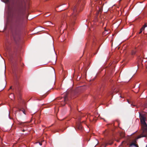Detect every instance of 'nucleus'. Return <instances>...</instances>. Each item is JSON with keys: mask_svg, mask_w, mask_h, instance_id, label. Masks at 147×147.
Returning <instances> with one entry per match:
<instances>
[{"mask_svg": "<svg viewBox=\"0 0 147 147\" xmlns=\"http://www.w3.org/2000/svg\"><path fill=\"white\" fill-rule=\"evenodd\" d=\"M63 100H64V102H63V103H61V104L62 106H64L65 104V102L67 100V97L66 96H65L64 97V98H63Z\"/></svg>", "mask_w": 147, "mask_h": 147, "instance_id": "obj_6", "label": "nucleus"}, {"mask_svg": "<svg viewBox=\"0 0 147 147\" xmlns=\"http://www.w3.org/2000/svg\"><path fill=\"white\" fill-rule=\"evenodd\" d=\"M53 49L54 50V46H53Z\"/></svg>", "mask_w": 147, "mask_h": 147, "instance_id": "obj_17", "label": "nucleus"}, {"mask_svg": "<svg viewBox=\"0 0 147 147\" xmlns=\"http://www.w3.org/2000/svg\"><path fill=\"white\" fill-rule=\"evenodd\" d=\"M142 129L143 130L142 133L140 135L138 136L137 137L136 140L142 137H147V129L144 128H142Z\"/></svg>", "mask_w": 147, "mask_h": 147, "instance_id": "obj_2", "label": "nucleus"}, {"mask_svg": "<svg viewBox=\"0 0 147 147\" xmlns=\"http://www.w3.org/2000/svg\"><path fill=\"white\" fill-rule=\"evenodd\" d=\"M40 145H42V144H40Z\"/></svg>", "mask_w": 147, "mask_h": 147, "instance_id": "obj_15", "label": "nucleus"}, {"mask_svg": "<svg viewBox=\"0 0 147 147\" xmlns=\"http://www.w3.org/2000/svg\"><path fill=\"white\" fill-rule=\"evenodd\" d=\"M49 26H51V24H52V23L51 22H49Z\"/></svg>", "mask_w": 147, "mask_h": 147, "instance_id": "obj_12", "label": "nucleus"}, {"mask_svg": "<svg viewBox=\"0 0 147 147\" xmlns=\"http://www.w3.org/2000/svg\"><path fill=\"white\" fill-rule=\"evenodd\" d=\"M140 117L142 128L147 129V125L146 122V116L140 113Z\"/></svg>", "mask_w": 147, "mask_h": 147, "instance_id": "obj_1", "label": "nucleus"}, {"mask_svg": "<svg viewBox=\"0 0 147 147\" xmlns=\"http://www.w3.org/2000/svg\"><path fill=\"white\" fill-rule=\"evenodd\" d=\"M144 30V33L145 34H147V27L144 25L140 29V31L139 32L140 34L142 33V31Z\"/></svg>", "mask_w": 147, "mask_h": 147, "instance_id": "obj_3", "label": "nucleus"}, {"mask_svg": "<svg viewBox=\"0 0 147 147\" xmlns=\"http://www.w3.org/2000/svg\"><path fill=\"white\" fill-rule=\"evenodd\" d=\"M146 84L147 85V81H146Z\"/></svg>", "mask_w": 147, "mask_h": 147, "instance_id": "obj_14", "label": "nucleus"}, {"mask_svg": "<svg viewBox=\"0 0 147 147\" xmlns=\"http://www.w3.org/2000/svg\"><path fill=\"white\" fill-rule=\"evenodd\" d=\"M136 53V51L135 50H133L131 52V54L132 55H134Z\"/></svg>", "mask_w": 147, "mask_h": 147, "instance_id": "obj_10", "label": "nucleus"}, {"mask_svg": "<svg viewBox=\"0 0 147 147\" xmlns=\"http://www.w3.org/2000/svg\"><path fill=\"white\" fill-rule=\"evenodd\" d=\"M52 88V86H51V87L50 88Z\"/></svg>", "mask_w": 147, "mask_h": 147, "instance_id": "obj_16", "label": "nucleus"}, {"mask_svg": "<svg viewBox=\"0 0 147 147\" xmlns=\"http://www.w3.org/2000/svg\"><path fill=\"white\" fill-rule=\"evenodd\" d=\"M20 111H22V112H23V113L24 114H25V110L24 109H20Z\"/></svg>", "mask_w": 147, "mask_h": 147, "instance_id": "obj_11", "label": "nucleus"}, {"mask_svg": "<svg viewBox=\"0 0 147 147\" xmlns=\"http://www.w3.org/2000/svg\"><path fill=\"white\" fill-rule=\"evenodd\" d=\"M136 142L135 140L133 141L129 145L130 147H138V145L136 144Z\"/></svg>", "mask_w": 147, "mask_h": 147, "instance_id": "obj_4", "label": "nucleus"}, {"mask_svg": "<svg viewBox=\"0 0 147 147\" xmlns=\"http://www.w3.org/2000/svg\"><path fill=\"white\" fill-rule=\"evenodd\" d=\"M50 14H49L47 16H50Z\"/></svg>", "mask_w": 147, "mask_h": 147, "instance_id": "obj_13", "label": "nucleus"}, {"mask_svg": "<svg viewBox=\"0 0 147 147\" xmlns=\"http://www.w3.org/2000/svg\"><path fill=\"white\" fill-rule=\"evenodd\" d=\"M55 73L54 72V75H53V82L52 83V85H53L55 83Z\"/></svg>", "mask_w": 147, "mask_h": 147, "instance_id": "obj_7", "label": "nucleus"}, {"mask_svg": "<svg viewBox=\"0 0 147 147\" xmlns=\"http://www.w3.org/2000/svg\"><path fill=\"white\" fill-rule=\"evenodd\" d=\"M100 11H101V9H100Z\"/></svg>", "mask_w": 147, "mask_h": 147, "instance_id": "obj_19", "label": "nucleus"}, {"mask_svg": "<svg viewBox=\"0 0 147 147\" xmlns=\"http://www.w3.org/2000/svg\"><path fill=\"white\" fill-rule=\"evenodd\" d=\"M73 13L72 15V16H75L76 15V7L75 6L73 9Z\"/></svg>", "mask_w": 147, "mask_h": 147, "instance_id": "obj_5", "label": "nucleus"}, {"mask_svg": "<svg viewBox=\"0 0 147 147\" xmlns=\"http://www.w3.org/2000/svg\"><path fill=\"white\" fill-rule=\"evenodd\" d=\"M24 131V129L23 130V131Z\"/></svg>", "mask_w": 147, "mask_h": 147, "instance_id": "obj_18", "label": "nucleus"}, {"mask_svg": "<svg viewBox=\"0 0 147 147\" xmlns=\"http://www.w3.org/2000/svg\"><path fill=\"white\" fill-rule=\"evenodd\" d=\"M10 98H11V99H13L14 98V95L13 94H11L9 96Z\"/></svg>", "mask_w": 147, "mask_h": 147, "instance_id": "obj_9", "label": "nucleus"}, {"mask_svg": "<svg viewBox=\"0 0 147 147\" xmlns=\"http://www.w3.org/2000/svg\"><path fill=\"white\" fill-rule=\"evenodd\" d=\"M78 128L79 129H82V125H81V124H79V125H78L77 126Z\"/></svg>", "mask_w": 147, "mask_h": 147, "instance_id": "obj_8", "label": "nucleus"}]
</instances>
